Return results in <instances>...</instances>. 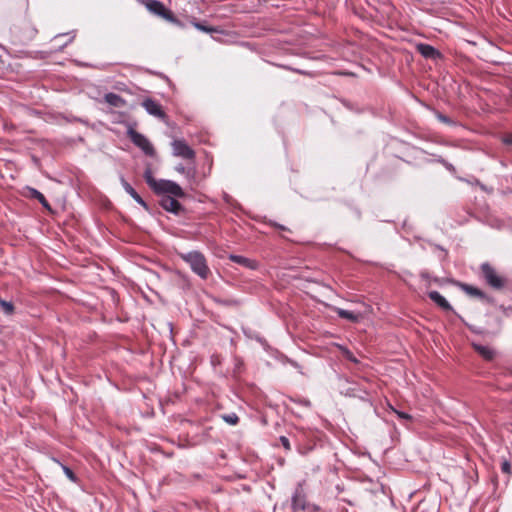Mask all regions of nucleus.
Instances as JSON below:
<instances>
[{
	"instance_id": "24",
	"label": "nucleus",
	"mask_w": 512,
	"mask_h": 512,
	"mask_svg": "<svg viewBox=\"0 0 512 512\" xmlns=\"http://www.w3.org/2000/svg\"><path fill=\"white\" fill-rule=\"evenodd\" d=\"M501 470L503 473L507 474L508 476L511 475V465L510 462L507 459H504L501 463Z\"/></svg>"
},
{
	"instance_id": "26",
	"label": "nucleus",
	"mask_w": 512,
	"mask_h": 512,
	"mask_svg": "<svg viewBox=\"0 0 512 512\" xmlns=\"http://www.w3.org/2000/svg\"><path fill=\"white\" fill-rule=\"evenodd\" d=\"M397 415L400 419H404V420H410L411 419V416L405 412H397Z\"/></svg>"
},
{
	"instance_id": "1",
	"label": "nucleus",
	"mask_w": 512,
	"mask_h": 512,
	"mask_svg": "<svg viewBox=\"0 0 512 512\" xmlns=\"http://www.w3.org/2000/svg\"><path fill=\"white\" fill-rule=\"evenodd\" d=\"M144 179L155 194L162 196L159 204L164 210L176 215L183 211L177 198H184L186 194L177 183L171 180H156L150 168L145 170Z\"/></svg>"
},
{
	"instance_id": "21",
	"label": "nucleus",
	"mask_w": 512,
	"mask_h": 512,
	"mask_svg": "<svg viewBox=\"0 0 512 512\" xmlns=\"http://www.w3.org/2000/svg\"><path fill=\"white\" fill-rule=\"evenodd\" d=\"M192 25L196 29H198L200 31H203V32H206V33H212V32L217 31L216 28H214V27H210V26H207V25H205L203 23L196 22V21L192 22Z\"/></svg>"
},
{
	"instance_id": "4",
	"label": "nucleus",
	"mask_w": 512,
	"mask_h": 512,
	"mask_svg": "<svg viewBox=\"0 0 512 512\" xmlns=\"http://www.w3.org/2000/svg\"><path fill=\"white\" fill-rule=\"evenodd\" d=\"M139 2L145 6V8L152 14H155L166 21L178 24L179 21L171 10L166 8L164 4L158 0H139Z\"/></svg>"
},
{
	"instance_id": "23",
	"label": "nucleus",
	"mask_w": 512,
	"mask_h": 512,
	"mask_svg": "<svg viewBox=\"0 0 512 512\" xmlns=\"http://www.w3.org/2000/svg\"><path fill=\"white\" fill-rule=\"evenodd\" d=\"M62 468H63L65 475L67 476V478L70 481L77 482V476L68 466L63 465Z\"/></svg>"
},
{
	"instance_id": "22",
	"label": "nucleus",
	"mask_w": 512,
	"mask_h": 512,
	"mask_svg": "<svg viewBox=\"0 0 512 512\" xmlns=\"http://www.w3.org/2000/svg\"><path fill=\"white\" fill-rule=\"evenodd\" d=\"M222 419L230 425H237L239 423V417L235 413L225 414L222 416Z\"/></svg>"
},
{
	"instance_id": "11",
	"label": "nucleus",
	"mask_w": 512,
	"mask_h": 512,
	"mask_svg": "<svg viewBox=\"0 0 512 512\" xmlns=\"http://www.w3.org/2000/svg\"><path fill=\"white\" fill-rule=\"evenodd\" d=\"M474 350L485 360L487 361H492L495 356H496V352L495 350L490 347V346H487V345H482V344H476V343H473L472 344Z\"/></svg>"
},
{
	"instance_id": "30",
	"label": "nucleus",
	"mask_w": 512,
	"mask_h": 512,
	"mask_svg": "<svg viewBox=\"0 0 512 512\" xmlns=\"http://www.w3.org/2000/svg\"><path fill=\"white\" fill-rule=\"evenodd\" d=\"M439 118H440L442 121H444V122H447V121H448V119H447L445 116L440 115V116H439Z\"/></svg>"
},
{
	"instance_id": "25",
	"label": "nucleus",
	"mask_w": 512,
	"mask_h": 512,
	"mask_svg": "<svg viewBox=\"0 0 512 512\" xmlns=\"http://www.w3.org/2000/svg\"><path fill=\"white\" fill-rule=\"evenodd\" d=\"M279 441L282 444V446L285 448V450H287V451L291 450L289 439L286 436H281L279 438Z\"/></svg>"
},
{
	"instance_id": "2",
	"label": "nucleus",
	"mask_w": 512,
	"mask_h": 512,
	"mask_svg": "<svg viewBox=\"0 0 512 512\" xmlns=\"http://www.w3.org/2000/svg\"><path fill=\"white\" fill-rule=\"evenodd\" d=\"M180 258L189 264L192 271L202 279H207L210 275V269L205 256L199 251H191L179 254Z\"/></svg>"
},
{
	"instance_id": "29",
	"label": "nucleus",
	"mask_w": 512,
	"mask_h": 512,
	"mask_svg": "<svg viewBox=\"0 0 512 512\" xmlns=\"http://www.w3.org/2000/svg\"><path fill=\"white\" fill-rule=\"evenodd\" d=\"M176 169H177V171H179L181 173L184 172V167L183 166L177 167Z\"/></svg>"
},
{
	"instance_id": "20",
	"label": "nucleus",
	"mask_w": 512,
	"mask_h": 512,
	"mask_svg": "<svg viewBox=\"0 0 512 512\" xmlns=\"http://www.w3.org/2000/svg\"><path fill=\"white\" fill-rule=\"evenodd\" d=\"M0 306L6 315H12L15 311V307L12 302L0 299Z\"/></svg>"
},
{
	"instance_id": "19",
	"label": "nucleus",
	"mask_w": 512,
	"mask_h": 512,
	"mask_svg": "<svg viewBox=\"0 0 512 512\" xmlns=\"http://www.w3.org/2000/svg\"><path fill=\"white\" fill-rule=\"evenodd\" d=\"M125 191L141 206L147 208L146 202L142 199V197L136 192V190L127 182L123 183Z\"/></svg>"
},
{
	"instance_id": "14",
	"label": "nucleus",
	"mask_w": 512,
	"mask_h": 512,
	"mask_svg": "<svg viewBox=\"0 0 512 512\" xmlns=\"http://www.w3.org/2000/svg\"><path fill=\"white\" fill-rule=\"evenodd\" d=\"M104 99L109 105L116 107V108L123 107L126 104V101L120 95H118L116 93H107L104 96Z\"/></svg>"
},
{
	"instance_id": "17",
	"label": "nucleus",
	"mask_w": 512,
	"mask_h": 512,
	"mask_svg": "<svg viewBox=\"0 0 512 512\" xmlns=\"http://www.w3.org/2000/svg\"><path fill=\"white\" fill-rule=\"evenodd\" d=\"M335 312L337 313V315L342 318V319H347L351 322H358L359 319H360V314H356L352 311H349V310H345V309H342V308H336L335 309Z\"/></svg>"
},
{
	"instance_id": "3",
	"label": "nucleus",
	"mask_w": 512,
	"mask_h": 512,
	"mask_svg": "<svg viewBox=\"0 0 512 512\" xmlns=\"http://www.w3.org/2000/svg\"><path fill=\"white\" fill-rule=\"evenodd\" d=\"M481 277L485 283L495 290H501L508 284V279L498 273L495 267L488 262L483 263L480 266Z\"/></svg>"
},
{
	"instance_id": "9",
	"label": "nucleus",
	"mask_w": 512,
	"mask_h": 512,
	"mask_svg": "<svg viewBox=\"0 0 512 512\" xmlns=\"http://www.w3.org/2000/svg\"><path fill=\"white\" fill-rule=\"evenodd\" d=\"M173 154L184 159L192 160L195 158V151L184 141L174 140L172 142Z\"/></svg>"
},
{
	"instance_id": "5",
	"label": "nucleus",
	"mask_w": 512,
	"mask_h": 512,
	"mask_svg": "<svg viewBox=\"0 0 512 512\" xmlns=\"http://www.w3.org/2000/svg\"><path fill=\"white\" fill-rule=\"evenodd\" d=\"M29 10V0H6L5 14L13 20L23 18L25 20Z\"/></svg>"
},
{
	"instance_id": "13",
	"label": "nucleus",
	"mask_w": 512,
	"mask_h": 512,
	"mask_svg": "<svg viewBox=\"0 0 512 512\" xmlns=\"http://www.w3.org/2000/svg\"><path fill=\"white\" fill-rule=\"evenodd\" d=\"M461 287L468 295L479 298L481 300L489 301V297L479 288L466 284H462Z\"/></svg>"
},
{
	"instance_id": "7",
	"label": "nucleus",
	"mask_w": 512,
	"mask_h": 512,
	"mask_svg": "<svg viewBox=\"0 0 512 512\" xmlns=\"http://www.w3.org/2000/svg\"><path fill=\"white\" fill-rule=\"evenodd\" d=\"M319 507L307 501L306 496L297 491L292 499V512H318Z\"/></svg>"
},
{
	"instance_id": "18",
	"label": "nucleus",
	"mask_w": 512,
	"mask_h": 512,
	"mask_svg": "<svg viewBox=\"0 0 512 512\" xmlns=\"http://www.w3.org/2000/svg\"><path fill=\"white\" fill-rule=\"evenodd\" d=\"M429 298L444 310H448V301L437 291L428 293Z\"/></svg>"
},
{
	"instance_id": "27",
	"label": "nucleus",
	"mask_w": 512,
	"mask_h": 512,
	"mask_svg": "<svg viewBox=\"0 0 512 512\" xmlns=\"http://www.w3.org/2000/svg\"><path fill=\"white\" fill-rule=\"evenodd\" d=\"M271 225L276 227V228H278V229H280V230H282V231H289V229L287 227H285L283 225H280L278 223L273 222V223H271Z\"/></svg>"
},
{
	"instance_id": "15",
	"label": "nucleus",
	"mask_w": 512,
	"mask_h": 512,
	"mask_svg": "<svg viewBox=\"0 0 512 512\" xmlns=\"http://www.w3.org/2000/svg\"><path fill=\"white\" fill-rule=\"evenodd\" d=\"M230 260L234 263L240 264V265L248 267L250 269H255L257 267L256 261L251 260L246 257H243V256L231 255Z\"/></svg>"
},
{
	"instance_id": "16",
	"label": "nucleus",
	"mask_w": 512,
	"mask_h": 512,
	"mask_svg": "<svg viewBox=\"0 0 512 512\" xmlns=\"http://www.w3.org/2000/svg\"><path fill=\"white\" fill-rule=\"evenodd\" d=\"M29 195L31 198L37 199L46 210H48L50 212L52 211V208H51L49 202L47 201V199L41 192H39L38 190H36L34 188H29Z\"/></svg>"
},
{
	"instance_id": "10",
	"label": "nucleus",
	"mask_w": 512,
	"mask_h": 512,
	"mask_svg": "<svg viewBox=\"0 0 512 512\" xmlns=\"http://www.w3.org/2000/svg\"><path fill=\"white\" fill-rule=\"evenodd\" d=\"M142 106L146 109V111L159 118L164 119L166 117V114L162 108V106L155 100L152 99H145L142 103Z\"/></svg>"
},
{
	"instance_id": "6",
	"label": "nucleus",
	"mask_w": 512,
	"mask_h": 512,
	"mask_svg": "<svg viewBox=\"0 0 512 512\" xmlns=\"http://www.w3.org/2000/svg\"><path fill=\"white\" fill-rule=\"evenodd\" d=\"M128 137L133 142L135 146L141 149L146 155L153 156L155 154V149L149 139L143 134L137 132L134 129L128 130Z\"/></svg>"
},
{
	"instance_id": "28",
	"label": "nucleus",
	"mask_w": 512,
	"mask_h": 512,
	"mask_svg": "<svg viewBox=\"0 0 512 512\" xmlns=\"http://www.w3.org/2000/svg\"><path fill=\"white\" fill-rule=\"evenodd\" d=\"M504 143H506L508 145H512V134L505 136Z\"/></svg>"
},
{
	"instance_id": "8",
	"label": "nucleus",
	"mask_w": 512,
	"mask_h": 512,
	"mask_svg": "<svg viewBox=\"0 0 512 512\" xmlns=\"http://www.w3.org/2000/svg\"><path fill=\"white\" fill-rule=\"evenodd\" d=\"M24 24V30H22V28L18 25H14L13 29L14 37L20 43H26L32 40L37 33V30L34 27H32L30 21H28L27 23L25 22Z\"/></svg>"
},
{
	"instance_id": "12",
	"label": "nucleus",
	"mask_w": 512,
	"mask_h": 512,
	"mask_svg": "<svg viewBox=\"0 0 512 512\" xmlns=\"http://www.w3.org/2000/svg\"><path fill=\"white\" fill-rule=\"evenodd\" d=\"M417 51L425 58L434 59L439 56V52L428 44H418Z\"/></svg>"
}]
</instances>
